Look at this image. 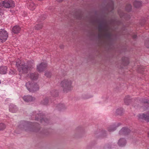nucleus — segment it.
<instances>
[{
	"label": "nucleus",
	"mask_w": 149,
	"mask_h": 149,
	"mask_svg": "<svg viewBox=\"0 0 149 149\" xmlns=\"http://www.w3.org/2000/svg\"><path fill=\"white\" fill-rule=\"evenodd\" d=\"M118 145L120 146H125L126 144V141L125 139L123 138L120 139L118 143Z\"/></svg>",
	"instance_id": "obj_15"
},
{
	"label": "nucleus",
	"mask_w": 149,
	"mask_h": 149,
	"mask_svg": "<svg viewBox=\"0 0 149 149\" xmlns=\"http://www.w3.org/2000/svg\"><path fill=\"white\" fill-rule=\"evenodd\" d=\"M1 81L0 80V84H1Z\"/></svg>",
	"instance_id": "obj_38"
},
{
	"label": "nucleus",
	"mask_w": 149,
	"mask_h": 149,
	"mask_svg": "<svg viewBox=\"0 0 149 149\" xmlns=\"http://www.w3.org/2000/svg\"><path fill=\"white\" fill-rule=\"evenodd\" d=\"M93 97V96L91 95L90 96H89L88 97H86L85 98H86V99H88V98H91V97Z\"/></svg>",
	"instance_id": "obj_35"
},
{
	"label": "nucleus",
	"mask_w": 149,
	"mask_h": 149,
	"mask_svg": "<svg viewBox=\"0 0 149 149\" xmlns=\"http://www.w3.org/2000/svg\"><path fill=\"white\" fill-rule=\"evenodd\" d=\"M9 110L13 113H15L17 111V109L16 106L12 104L10 106Z\"/></svg>",
	"instance_id": "obj_13"
},
{
	"label": "nucleus",
	"mask_w": 149,
	"mask_h": 149,
	"mask_svg": "<svg viewBox=\"0 0 149 149\" xmlns=\"http://www.w3.org/2000/svg\"><path fill=\"white\" fill-rule=\"evenodd\" d=\"M36 119H37V120H38V119L36 118Z\"/></svg>",
	"instance_id": "obj_40"
},
{
	"label": "nucleus",
	"mask_w": 149,
	"mask_h": 149,
	"mask_svg": "<svg viewBox=\"0 0 149 149\" xmlns=\"http://www.w3.org/2000/svg\"><path fill=\"white\" fill-rule=\"evenodd\" d=\"M58 95V94L57 93L56 91H54V93H53L52 94V96H57Z\"/></svg>",
	"instance_id": "obj_30"
},
{
	"label": "nucleus",
	"mask_w": 149,
	"mask_h": 149,
	"mask_svg": "<svg viewBox=\"0 0 149 149\" xmlns=\"http://www.w3.org/2000/svg\"><path fill=\"white\" fill-rule=\"evenodd\" d=\"M116 127L115 125H113L109 127L108 128V131L110 132H113L116 130Z\"/></svg>",
	"instance_id": "obj_20"
},
{
	"label": "nucleus",
	"mask_w": 149,
	"mask_h": 149,
	"mask_svg": "<svg viewBox=\"0 0 149 149\" xmlns=\"http://www.w3.org/2000/svg\"><path fill=\"white\" fill-rule=\"evenodd\" d=\"M123 109L120 108L117 109L116 111V115H121L123 113Z\"/></svg>",
	"instance_id": "obj_21"
},
{
	"label": "nucleus",
	"mask_w": 149,
	"mask_h": 149,
	"mask_svg": "<svg viewBox=\"0 0 149 149\" xmlns=\"http://www.w3.org/2000/svg\"><path fill=\"white\" fill-rule=\"evenodd\" d=\"M148 136H149V132L148 133Z\"/></svg>",
	"instance_id": "obj_39"
},
{
	"label": "nucleus",
	"mask_w": 149,
	"mask_h": 149,
	"mask_svg": "<svg viewBox=\"0 0 149 149\" xmlns=\"http://www.w3.org/2000/svg\"><path fill=\"white\" fill-rule=\"evenodd\" d=\"M43 27V25L42 23L36 24L35 26L36 30H38L41 29Z\"/></svg>",
	"instance_id": "obj_22"
},
{
	"label": "nucleus",
	"mask_w": 149,
	"mask_h": 149,
	"mask_svg": "<svg viewBox=\"0 0 149 149\" xmlns=\"http://www.w3.org/2000/svg\"><path fill=\"white\" fill-rule=\"evenodd\" d=\"M122 60L124 63L126 64H127L129 63V61L128 58L127 57H124L123 58Z\"/></svg>",
	"instance_id": "obj_24"
},
{
	"label": "nucleus",
	"mask_w": 149,
	"mask_h": 149,
	"mask_svg": "<svg viewBox=\"0 0 149 149\" xmlns=\"http://www.w3.org/2000/svg\"><path fill=\"white\" fill-rule=\"evenodd\" d=\"M145 44L146 47L148 48H149V38L146 41Z\"/></svg>",
	"instance_id": "obj_26"
},
{
	"label": "nucleus",
	"mask_w": 149,
	"mask_h": 149,
	"mask_svg": "<svg viewBox=\"0 0 149 149\" xmlns=\"http://www.w3.org/2000/svg\"><path fill=\"white\" fill-rule=\"evenodd\" d=\"M38 0L40 1H43V0Z\"/></svg>",
	"instance_id": "obj_37"
},
{
	"label": "nucleus",
	"mask_w": 149,
	"mask_h": 149,
	"mask_svg": "<svg viewBox=\"0 0 149 149\" xmlns=\"http://www.w3.org/2000/svg\"><path fill=\"white\" fill-rule=\"evenodd\" d=\"M98 36L100 37H103L107 35L110 36L108 28L105 25L102 24H100L98 26Z\"/></svg>",
	"instance_id": "obj_4"
},
{
	"label": "nucleus",
	"mask_w": 149,
	"mask_h": 149,
	"mask_svg": "<svg viewBox=\"0 0 149 149\" xmlns=\"http://www.w3.org/2000/svg\"><path fill=\"white\" fill-rule=\"evenodd\" d=\"M138 117L140 118L144 119L147 122H149V111L147 112L146 114H139L138 115Z\"/></svg>",
	"instance_id": "obj_8"
},
{
	"label": "nucleus",
	"mask_w": 149,
	"mask_h": 149,
	"mask_svg": "<svg viewBox=\"0 0 149 149\" xmlns=\"http://www.w3.org/2000/svg\"><path fill=\"white\" fill-rule=\"evenodd\" d=\"M23 100L26 102L33 101L35 100V98L30 95L24 96L23 97Z\"/></svg>",
	"instance_id": "obj_9"
},
{
	"label": "nucleus",
	"mask_w": 149,
	"mask_h": 149,
	"mask_svg": "<svg viewBox=\"0 0 149 149\" xmlns=\"http://www.w3.org/2000/svg\"><path fill=\"white\" fill-rule=\"evenodd\" d=\"M45 75L47 77H50L51 76V73L49 72H46L45 74Z\"/></svg>",
	"instance_id": "obj_27"
},
{
	"label": "nucleus",
	"mask_w": 149,
	"mask_h": 149,
	"mask_svg": "<svg viewBox=\"0 0 149 149\" xmlns=\"http://www.w3.org/2000/svg\"><path fill=\"white\" fill-rule=\"evenodd\" d=\"M6 127V126L5 124L3 123H0V130H4Z\"/></svg>",
	"instance_id": "obj_23"
},
{
	"label": "nucleus",
	"mask_w": 149,
	"mask_h": 149,
	"mask_svg": "<svg viewBox=\"0 0 149 149\" xmlns=\"http://www.w3.org/2000/svg\"><path fill=\"white\" fill-rule=\"evenodd\" d=\"M47 66V64L46 63H42L40 64L37 65V70L39 72H42L46 69Z\"/></svg>",
	"instance_id": "obj_7"
},
{
	"label": "nucleus",
	"mask_w": 149,
	"mask_h": 149,
	"mask_svg": "<svg viewBox=\"0 0 149 149\" xmlns=\"http://www.w3.org/2000/svg\"><path fill=\"white\" fill-rule=\"evenodd\" d=\"M130 97L129 96H127L125 97L124 99V102L127 104L128 105L131 101Z\"/></svg>",
	"instance_id": "obj_16"
},
{
	"label": "nucleus",
	"mask_w": 149,
	"mask_h": 149,
	"mask_svg": "<svg viewBox=\"0 0 149 149\" xmlns=\"http://www.w3.org/2000/svg\"><path fill=\"white\" fill-rule=\"evenodd\" d=\"M64 107V105L63 104H62L61 105V109H63Z\"/></svg>",
	"instance_id": "obj_34"
},
{
	"label": "nucleus",
	"mask_w": 149,
	"mask_h": 149,
	"mask_svg": "<svg viewBox=\"0 0 149 149\" xmlns=\"http://www.w3.org/2000/svg\"><path fill=\"white\" fill-rule=\"evenodd\" d=\"M46 16L44 15H42L41 16V20H44L46 18Z\"/></svg>",
	"instance_id": "obj_31"
},
{
	"label": "nucleus",
	"mask_w": 149,
	"mask_h": 149,
	"mask_svg": "<svg viewBox=\"0 0 149 149\" xmlns=\"http://www.w3.org/2000/svg\"><path fill=\"white\" fill-rule=\"evenodd\" d=\"M48 98L47 97H44L43 100L41 102V103L44 104H47L48 102Z\"/></svg>",
	"instance_id": "obj_19"
},
{
	"label": "nucleus",
	"mask_w": 149,
	"mask_h": 149,
	"mask_svg": "<svg viewBox=\"0 0 149 149\" xmlns=\"http://www.w3.org/2000/svg\"><path fill=\"white\" fill-rule=\"evenodd\" d=\"M33 62V61H28L27 63H25L23 60H19L17 62L16 66L20 73H25L33 67L34 65Z\"/></svg>",
	"instance_id": "obj_1"
},
{
	"label": "nucleus",
	"mask_w": 149,
	"mask_h": 149,
	"mask_svg": "<svg viewBox=\"0 0 149 149\" xmlns=\"http://www.w3.org/2000/svg\"><path fill=\"white\" fill-rule=\"evenodd\" d=\"M131 8L132 6L130 4H128L126 6V9L128 12H129L131 10Z\"/></svg>",
	"instance_id": "obj_25"
},
{
	"label": "nucleus",
	"mask_w": 149,
	"mask_h": 149,
	"mask_svg": "<svg viewBox=\"0 0 149 149\" xmlns=\"http://www.w3.org/2000/svg\"><path fill=\"white\" fill-rule=\"evenodd\" d=\"M21 28L18 26H14L12 29V32L15 33H17L19 32Z\"/></svg>",
	"instance_id": "obj_14"
},
{
	"label": "nucleus",
	"mask_w": 149,
	"mask_h": 149,
	"mask_svg": "<svg viewBox=\"0 0 149 149\" xmlns=\"http://www.w3.org/2000/svg\"><path fill=\"white\" fill-rule=\"evenodd\" d=\"M26 87L27 89L30 92L38 91L39 89V86L37 83L31 84L28 82L26 84Z\"/></svg>",
	"instance_id": "obj_5"
},
{
	"label": "nucleus",
	"mask_w": 149,
	"mask_h": 149,
	"mask_svg": "<svg viewBox=\"0 0 149 149\" xmlns=\"http://www.w3.org/2000/svg\"><path fill=\"white\" fill-rule=\"evenodd\" d=\"M58 2H61L63 0H56Z\"/></svg>",
	"instance_id": "obj_36"
},
{
	"label": "nucleus",
	"mask_w": 149,
	"mask_h": 149,
	"mask_svg": "<svg viewBox=\"0 0 149 149\" xmlns=\"http://www.w3.org/2000/svg\"><path fill=\"white\" fill-rule=\"evenodd\" d=\"M136 37H137V36L136 34H134V35H133V38H136Z\"/></svg>",
	"instance_id": "obj_32"
},
{
	"label": "nucleus",
	"mask_w": 149,
	"mask_h": 149,
	"mask_svg": "<svg viewBox=\"0 0 149 149\" xmlns=\"http://www.w3.org/2000/svg\"><path fill=\"white\" fill-rule=\"evenodd\" d=\"M15 4L12 0H5L0 3V15L3 14V7L9 8L15 6Z\"/></svg>",
	"instance_id": "obj_3"
},
{
	"label": "nucleus",
	"mask_w": 149,
	"mask_h": 149,
	"mask_svg": "<svg viewBox=\"0 0 149 149\" xmlns=\"http://www.w3.org/2000/svg\"><path fill=\"white\" fill-rule=\"evenodd\" d=\"M8 33L4 29L0 30V41L1 42L5 41L8 37Z\"/></svg>",
	"instance_id": "obj_6"
},
{
	"label": "nucleus",
	"mask_w": 149,
	"mask_h": 149,
	"mask_svg": "<svg viewBox=\"0 0 149 149\" xmlns=\"http://www.w3.org/2000/svg\"><path fill=\"white\" fill-rule=\"evenodd\" d=\"M7 67L6 66H2L0 67V74H5L7 73Z\"/></svg>",
	"instance_id": "obj_12"
},
{
	"label": "nucleus",
	"mask_w": 149,
	"mask_h": 149,
	"mask_svg": "<svg viewBox=\"0 0 149 149\" xmlns=\"http://www.w3.org/2000/svg\"><path fill=\"white\" fill-rule=\"evenodd\" d=\"M30 78L33 80L36 79L38 77V75L37 74L32 73L30 75Z\"/></svg>",
	"instance_id": "obj_18"
},
{
	"label": "nucleus",
	"mask_w": 149,
	"mask_h": 149,
	"mask_svg": "<svg viewBox=\"0 0 149 149\" xmlns=\"http://www.w3.org/2000/svg\"><path fill=\"white\" fill-rule=\"evenodd\" d=\"M142 4L141 1H136L134 2V5L135 7L138 8L140 7Z\"/></svg>",
	"instance_id": "obj_17"
},
{
	"label": "nucleus",
	"mask_w": 149,
	"mask_h": 149,
	"mask_svg": "<svg viewBox=\"0 0 149 149\" xmlns=\"http://www.w3.org/2000/svg\"><path fill=\"white\" fill-rule=\"evenodd\" d=\"M40 120L41 121V123H43V122H45L46 123H47V119H44L42 118V119H40Z\"/></svg>",
	"instance_id": "obj_28"
},
{
	"label": "nucleus",
	"mask_w": 149,
	"mask_h": 149,
	"mask_svg": "<svg viewBox=\"0 0 149 149\" xmlns=\"http://www.w3.org/2000/svg\"><path fill=\"white\" fill-rule=\"evenodd\" d=\"M60 86L63 91L66 93L72 91L73 88L72 81L69 78H65L63 80L61 81Z\"/></svg>",
	"instance_id": "obj_2"
},
{
	"label": "nucleus",
	"mask_w": 149,
	"mask_h": 149,
	"mask_svg": "<svg viewBox=\"0 0 149 149\" xmlns=\"http://www.w3.org/2000/svg\"><path fill=\"white\" fill-rule=\"evenodd\" d=\"M28 8L30 10H34L36 8V6L33 1L31 0H29L27 3Z\"/></svg>",
	"instance_id": "obj_10"
},
{
	"label": "nucleus",
	"mask_w": 149,
	"mask_h": 149,
	"mask_svg": "<svg viewBox=\"0 0 149 149\" xmlns=\"http://www.w3.org/2000/svg\"><path fill=\"white\" fill-rule=\"evenodd\" d=\"M143 102L144 103H149V100H146V101H144Z\"/></svg>",
	"instance_id": "obj_33"
},
{
	"label": "nucleus",
	"mask_w": 149,
	"mask_h": 149,
	"mask_svg": "<svg viewBox=\"0 0 149 149\" xmlns=\"http://www.w3.org/2000/svg\"><path fill=\"white\" fill-rule=\"evenodd\" d=\"M16 71L15 70H11L10 72V73H11V74H15L16 73Z\"/></svg>",
	"instance_id": "obj_29"
},
{
	"label": "nucleus",
	"mask_w": 149,
	"mask_h": 149,
	"mask_svg": "<svg viewBox=\"0 0 149 149\" xmlns=\"http://www.w3.org/2000/svg\"><path fill=\"white\" fill-rule=\"evenodd\" d=\"M130 130L127 128L124 127L120 131L119 133L120 134H126L130 132Z\"/></svg>",
	"instance_id": "obj_11"
}]
</instances>
